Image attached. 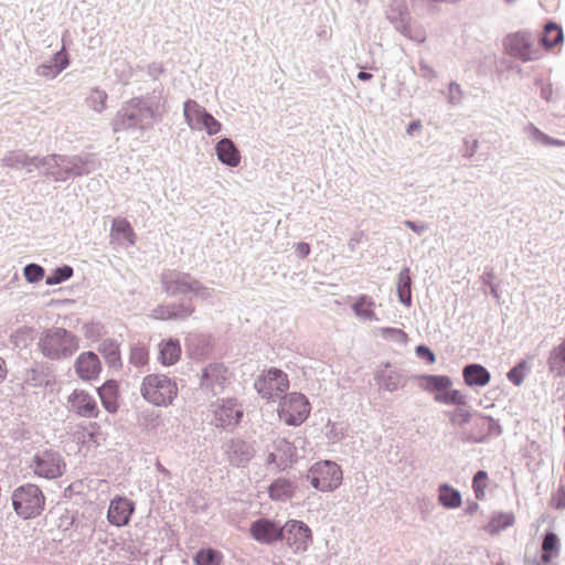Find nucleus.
<instances>
[{"mask_svg":"<svg viewBox=\"0 0 565 565\" xmlns=\"http://www.w3.org/2000/svg\"><path fill=\"white\" fill-rule=\"evenodd\" d=\"M78 347V338L71 331L58 327L44 330L38 341L41 353L53 361L71 358Z\"/></svg>","mask_w":565,"mask_h":565,"instance_id":"nucleus-2","label":"nucleus"},{"mask_svg":"<svg viewBox=\"0 0 565 565\" xmlns=\"http://www.w3.org/2000/svg\"><path fill=\"white\" fill-rule=\"evenodd\" d=\"M26 153L23 150L9 151L2 158V164L8 168L21 169L25 166Z\"/></svg>","mask_w":565,"mask_h":565,"instance_id":"nucleus-49","label":"nucleus"},{"mask_svg":"<svg viewBox=\"0 0 565 565\" xmlns=\"http://www.w3.org/2000/svg\"><path fill=\"white\" fill-rule=\"evenodd\" d=\"M73 268L68 265H64L61 267H56L52 270V273L46 277L45 284L47 286H54L62 284L70 279L73 276Z\"/></svg>","mask_w":565,"mask_h":565,"instance_id":"nucleus-46","label":"nucleus"},{"mask_svg":"<svg viewBox=\"0 0 565 565\" xmlns=\"http://www.w3.org/2000/svg\"><path fill=\"white\" fill-rule=\"evenodd\" d=\"M559 552V540L554 532H546L542 544L541 561L543 564H548L554 556Z\"/></svg>","mask_w":565,"mask_h":565,"instance_id":"nucleus-41","label":"nucleus"},{"mask_svg":"<svg viewBox=\"0 0 565 565\" xmlns=\"http://www.w3.org/2000/svg\"><path fill=\"white\" fill-rule=\"evenodd\" d=\"M195 311V307L189 300L180 302H171L168 305H159L153 310L151 316L159 320H186Z\"/></svg>","mask_w":565,"mask_h":565,"instance_id":"nucleus-18","label":"nucleus"},{"mask_svg":"<svg viewBox=\"0 0 565 565\" xmlns=\"http://www.w3.org/2000/svg\"><path fill=\"white\" fill-rule=\"evenodd\" d=\"M564 39L563 30L554 22H547L544 32L540 38L541 44L546 49H552Z\"/></svg>","mask_w":565,"mask_h":565,"instance_id":"nucleus-40","label":"nucleus"},{"mask_svg":"<svg viewBox=\"0 0 565 565\" xmlns=\"http://www.w3.org/2000/svg\"><path fill=\"white\" fill-rule=\"evenodd\" d=\"M504 47L509 55L522 62L537 61L542 56L541 49L535 45V38L529 32H515L504 40Z\"/></svg>","mask_w":565,"mask_h":565,"instance_id":"nucleus-12","label":"nucleus"},{"mask_svg":"<svg viewBox=\"0 0 565 565\" xmlns=\"http://www.w3.org/2000/svg\"><path fill=\"white\" fill-rule=\"evenodd\" d=\"M70 64L67 54L64 49L56 52L53 57L45 63L40 64L35 68V74L45 78H55L62 73Z\"/></svg>","mask_w":565,"mask_h":565,"instance_id":"nucleus-23","label":"nucleus"},{"mask_svg":"<svg viewBox=\"0 0 565 565\" xmlns=\"http://www.w3.org/2000/svg\"><path fill=\"white\" fill-rule=\"evenodd\" d=\"M547 366L555 376H565V339L551 350Z\"/></svg>","mask_w":565,"mask_h":565,"instance_id":"nucleus-33","label":"nucleus"},{"mask_svg":"<svg viewBox=\"0 0 565 565\" xmlns=\"http://www.w3.org/2000/svg\"><path fill=\"white\" fill-rule=\"evenodd\" d=\"M11 499L14 512L24 520L39 516L45 507V497L42 490L33 483L15 488Z\"/></svg>","mask_w":565,"mask_h":565,"instance_id":"nucleus-5","label":"nucleus"},{"mask_svg":"<svg viewBox=\"0 0 565 565\" xmlns=\"http://www.w3.org/2000/svg\"><path fill=\"white\" fill-rule=\"evenodd\" d=\"M30 468L38 477L52 480L63 476L66 465L60 451L45 449L33 456Z\"/></svg>","mask_w":565,"mask_h":565,"instance_id":"nucleus-11","label":"nucleus"},{"mask_svg":"<svg viewBox=\"0 0 565 565\" xmlns=\"http://www.w3.org/2000/svg\"><path fill=\"white\" fill-rule=\"evenodd\" d=\"M418 65L422 77L428 81H433L437 77V72L425 60H420Z\"/></svg>","mask_w":565,"mask_h":565,"instance_id":"nucleus-58","label":"nucleus"},{"mask_svg":"<svg viewBox=\"0 0 565 565\" xmlns=\"http://www.w3.org/2000/svg\"><path fill=\"white\" fill-rule=\"evenodd\" d=\"M479 509V504L476 501L468 502L465 509L466 514L472 515L475 514Z\"/></svg>","mask_w":565,"mask_h":565,"instance_id":"nucleus-63","label":"nucleus"},{"mask_svg":"<svg viewBox=\"0 0 565 565\" xmlns=\"http://www.w3.org/2000/svg\"><path fill=\"white\" fill-rule=\"evenodd\" d=\"M97 393L105 409L109 413H116L119 407L118 383L108 380L97 390Z\"/></svg>","mask_w":565,"mask_h":565,"instance_id":"nucleus-31","label":"nucleus"},{"mask_svg":"<svg viewBox=\"0 0 565 565\" xmlns=\"http://www.w3.org/2000/svg\"><path fill=\"white\" fill-rule=\"evenodd\" d=\"M149 354L143 344H134L130 348L129 362L137 367H141L148 363Z\"/></svg>","mask_w":565,"mask_h":565,"instance_id":"nucleus-48","label":"nucleus"},{"mask_svg":"<svg viewBox=\"0 0 565 565\" xmlns=\"http://www.w3.org/2000/svg\"><path fill=\"white\" fill-rule=\"evenodd\" d=\"M250 535L262 544H273L284 540V529L278 522L270 519H257L250 524Z\"/></svg>","mask_w":565,"mask_h":565,"instance_id":"nucleus-16","label":"nucleus"},{"mask_svg":"<svg viewBox=\"0 0 565 565\" xmlns=\"http://www.w3.org/2000/svg\"><path fill=\"white\" fill-rule=\"evenodd\" d=\"M396 31L402 33L407 39L415 41L417 43H424L426 41V33L423 28H412L408 24V21L405 20L402 15L398 22H396Z\"/></svg>","mask_w":565,"mask_h":565,"instance_id":"nucleus-45","label":"nucleus"},{"mask_svg":"<svg viewBox=\"0 0 565 565\" xmlns=\"http://www.w3.org/2000/svg\"><path fill=\"white\" fill-rule=\"evenodd\" d=\"M201 127L198 130H205L209 136L216 135L221 130V122L216 120L212 114L207 113L202 118Z\"/></svg>","mask_w":565,"mask_h":565,"instance_id":"nucleus-54","label":"nucleus"},{"mask_svg":"<svg viewBox=\"0 0 565 565\" xmlns=\"http://www.w3.org/2000/svg\"><path fill=\"white\" fill-rule=\"evenodd\" d=\"M110 236L121 246L127 247L135 244L134 230L126 218L117 217L113 221Z\"/></svg>","mask_w":565,"mask_h":565,"instance_id":"nucleus-28","label":"nucleus"},{"mask_svg":"<svg viewBox=\"0 0 565 565\" xmlns=\"http://www.w3.org/2000/svg\"><path fill=\"white\" fill-rule=\"evenodd\" d=\"M296 254L300 258H305L310 254V245L305 242H300L296 245Z\"/></svg>","mask_w":565,"mask_h":565,"instance_id":"nucleus-62","label":"nucleus"},{"mask_svg":"<svg viewBox=\"0 0 565 565\" xmlns=\"http://www.w3.org/2000/svg\"><path fill=\"white\" fill-rule=\"evenodd\" d=\"M375 302L371 297L360 295L352 305V310L363 321L379 320L373 310Z\"/></svg>","mask_w":565,"mask_h":565,"instance_id":"nucleus-35","label":"nucleus"},{"mask_svg":"<svg viewBox=\"0 0 565 565\" xmlns=\"http://www.w3.org/2000/svg\"><path fill=\"white\" fill-rule=\"evenodd\" d=\"M71 409L79 417L97 418L98 407L93 395L84 390H75L67 398Z\"/></svg>","mask_w":565,"mask_h":565,"instance_id":"nucleus-20","label":"nucleus"},{"mask_svg":"<svg viewBox=\"0 0 565 565\" xmlns=\"http://www.w3.org/2000/svg\"><path fill=\"white\" fill-rule=\"evenodd\" d=\"M135 511V504L127 498L116 497L110 501L107 519L116 526L127 525Z\"/></svg>","mask_w":565,"mask_h":565,"instance_id":"nucleus-21","label":"nucleus"},{"mask_svg":"<svg viewBox=\"0 0 565 565\" xmlns=\"http://www.w3.org/2000/svg\"><path fill=\"white\" fill-rule=\"evenodd\" d=\"M447 416L449 417L451 424L458 426H463L471 419V413L467 409L461 408V406L448 412Z\"/></svg>","mask_w":565,"mask_h":565,"instance_id":"nucleus-53","label":"nucleus"},{"mask_svg":"<svg viewBox=\"0 0 565 565\" xmlns=\"http://www.w3.org/2000/svg\"><path fill=\"white\" fill-rule=\"evenodd\" d=\"M476 427L479 433L471 436L470 440L473 443H483L487 437H498L502 433L500 424L490 416H481L477 419Z\"/></svg>","mask_w":565,"mask_h":565,"instance_id":"nucleus-30","label":"nucleus"},{"mask_svg":"<svg viewBox=\"0 0 565 565\" xmlns=\"http://www.w3.org/2000/svg\"><path fill=\"white\" fill-rule=\"evenodd\" d=\"M162 72H163L162 67L158 64H151L149 66V74L153 77H157Z\"/></svg>","mask_w":565,"mask_h":565,"instance_id":"nucleus-64","label":"nucleus"},{"mask_svg":"<svg viewBox=\"0 0 565 565\" xmlns=\"http://www.w3.org/2000/svg\"><path fill=\"white\" fill-rule=\"evenodd\" d=\"M306 479L316 490L329 492L335 490L341 484L343 473L338 463L331 460H323L310 467Z\"/></svg>","mask_w":565,"mask_h":565,"instance_id":"nucleus-7","label":"nucleus"},{"mask_svg":"<svg viewBox=\"0 0 565 565\" xmlns=\"http://www.w3.org/2000/svg\"><path fill=\"white\" fill-rule=\"evenodd\" d=\"M462 377L466 385L470 387L486 386L491 379L490 372L479 363H470L463 366Z\"/></svg>","mask_w":565,"mask_h":565,"instance_id":"nucleus-25","label":"nucleus"},{"mask_svg":"<svg viewBox=\"0 0 565 565\" xmlns=\"http://www.w3.org/2000/svg\"><path fill=\"white\" fill-rule=\"evenodd\" d=\"M305 440L297 438L292 443L284 437L275 438L266 449L268 452L266 465L275 466L278 470H286L292 465L298 458L297 449L299 446H303Z\"/></svg>","mask_w":565,"mask_h":565,"instance_id":"nucleus-8","label":"nucleus"},{"mask_svg":"<svg viewBox=\"0 0 565 565\" xmlns=\"http://www.w3.org/2000/svg\"><path fill=\"white\" fill-rule=\"evenodd\" d=\"M140 394L148 403L158 407H167L177 397L178 386L164 374H149L142 380Z\"/></svg>","mask_w":565,"mask_h":565,"instance_id":"nucleus-4","label":"nucleus"},{"mask_svg":"<svg viewBox=\"0 0 565 565\" xmlns=\"http://www.w3.org/2000/svg\"><path fill=\"white\" fill-rule=\"evenodd\" d=\"M230 384L228 369L222 363H210L201 373L200 387L212 397L224 393Z\"/></svg>","mask_w":565,"mask_h":565,"instance_id":"nucleus-13","label":"nucleus"},{"mask_svg":"<svg viewBox=\"0 0 565 565\" xmlns=\"http://www.w3.org/2000/svg\"><path fill=\"white\" fill-rule=\"evenodd\" d=\"M223 449L230 465L237 468L247 466L255 455L253 446L239 438L227 440Z\"/></svg>","mask_w":565,"mask_h":565,"instance_id":"nucleus-17","label":"nucleus"},{"mask_svg":"<svg viewBox=\"0 0 565 565\" xmlns=\"http://www.w3.org/2000/svg\"><path fill=\"white\" fill-rule=\"evenodd\" d=\"M214 423L216 427L228 428L236 426L243 417V407L235 398L220 401L215 408Z\"/></svg>","mask_w":565,"mask_h":565,"instance_id":"nucleus-15","label":"nucleus"},{"mask_svg":"<svg viewBox=\"0 0 565 565\" xmlns=\"http://www.w3.org/2000/svg\"><path fill=\"white\" fill-rule=\"evenodd\" d=\"M412 279L411 271L408 267H404L397 278L396 291L398 296V300L409 307L412 305Z\"/></svg>","mask_w":565,"mask_h":565,"instance_id":"nucleus-37","label":"nucleus"},{"mask_svg":"<svg viewBox=\"0 0 565 565\" xmlns=\"http://www.w3.org/2000/svg\"><path fill=\"white\" fill-rule=\"evenodd\" d=\"M416 355L425 360L427 363L433 364L436 361L435 353L425 344H419L415 348Z\"/></svg>","mask_w":565,"mask_h":565,"instance_id":"nucleus-57","label":"nucleus"},{"mask_svg":"<svg viewBox=\"0 0 565 565\" xmlns=\"http://www.w3.org/2000/svg\"><path fill=\"white\" fill-rule=\"evenodd\" d=\"M401 15L407 20V14L399 8L398 10H391L388 13H387V19L394 24V26L396 28V22L399 21L401 19Z\"/></svg>","mask_w":565,"mask_h":565,"instance_id":"nucleus-61","label":"nucleus"},{"mask_svg":"<svg viewBox=\"0 0 565 565\" xmlns=\"http://www.w3.org/2000/svg\"><path fill=\"white\" fill-rule=\"evenodd\" d=\"M97 167L95 154L81 153L75 156L64 154V171L66 172V180L70 178H77L89 174Z\"/></svg>","mask_w":565,"mask_h":565,"instance_id":"nucleus-19","label":"nucleus"},{"mask_svg":"<svg viewBox=\"0 0 565 565\" xmlns=\"http://www.w3.org/2000/svg\"><path fill=\"white\" fill-rule=\"evenodd\" d=\"M107 93L99 88L92 89L89 96L86 102L89 108L97 113H102L106 107Z\"/></svg>","mask_w":565,"mask_h":565,"instance_id":"nucleus-47","label":"nucleus"},{"mask_svg":"<svg viewBox=\"0 0 565 565\" xmlns=\"http://www.w3.org/2000/svg\"><path fill=\"white\" fill-rule=\"evenodd\" d=\"M297 486L294 481L280 477L275 479L268 487L269 498L274 501L286 502L294 498Z\"/></svg>","mask_w":565,"mask_h":565,"instance_id":"nucleus-26","label":"nucleus"},{"mask_svg":"<svg viewBox=\"0 0 565 565\" xmlns=\"http://www.w3.org/2000/svg\"><path fill=\"white\" fill-rule=\"evenodd\" d=\"M207 111L204 107L199 105L193 99H188L183 104V115L185 122L192 130L199 129L201 127V120L206 115Z\"/></svg>","mask_w":565,"mask_h":565,"instance_id":"nucleus-34","label":"nucleus"},{"mask_svg":"<svg viewBox=\"0 0 565 565\" xmlns=\"http://www.w3.org/2000/svg\"><path fill=\"white\" fill-rule=\"evenodd\" d=\"M54 376L50 374L42 364H36L25 373V383L33 387H41L50 385Z\"/></svg>","mask_w":565,"mask_h":565,"instance_id":"nucleus-38","label":"nucleus"},{"mask_svg":"<svg viewBox=\"0 0 565 565\" xmlns=\"http://www.w3.org/2000/svg\"><path fill=\"white\" fill-rule=\"evenodd\" d=\"M514 514L507 512H497L492 515L490 522L487 525V531L489 533H498L514 523Z\"/></svg>","mask_w":565,"mask_h":565,"instance_id":"nucleus-44","label":"nucleus"},{"mask_svg":"<svg viewBox=\"0 0 565 565\" xmlns=\"http://www.w3.org/2000/svg\"><path fill=\"white\" fill-rule=\"evenodd\" d=\"M376 381L381 388L388 392H395L404 386L402 374L396 370H390L388 366L376 373Z\"/></svg>","mask_w":565,"mask_h":565,"instance_id":"nucleus-32","label":"nucleus"},{"mask_svg":"<svg viewBox=\"0 0 565 565\" xmlns=\"http://www.w3.org/2000/svg\"><path fill=\"white\" fill-rule=\"evenodd\" d=\"M524 366L525 362L521 361L518 365L512 367L507 374L508 379L516 386L521 385L524 381V374L522 372Z\"/></svg>","mask_w":565,"mask_h":565,"instance_id":"nucleus-55","label":"nucleus"},{"mask_svg":"<svg viewBox=\"0 0 565 565\" xmlns=\"http://www.w3.org/2000/svg\"><path fill=\"white\" fill-rule=\"evenodd\" d=\"M438 502L446 509H456L461 505V493L448 483L438 487Z\"/></svg>","mask_w":565,"mask_h":565,"instance_id":"nucleus-36","label":"nucleus"},{"mask_svg":"<svg viewBox=\"0 0 565 565\" xmlns=\"http://www.w3.org/2000/svg\"><path fill=\"white\" fill-rule=\"evenodd\" d=\"M309 414V402L303 394L294 392L281 397L278 416L287 425L299 426L307 419Z\"/></svg>","mask_w":565,"mask_h":565,"instance_id":"nucleus-10","label":"nucleus"},{"mask_svg":"<svg viewBox=\"0 0 565 565\" xmlns=\"http://www.w3.org/2000/svg\"><path fill=\"white\" fill-rule=\"evenodd\" d=\"M448 102L449 104L456 106L462 102V90L458 83L451 82L448 86Z\"/></svg>","mask_w":565,"mask_h":565,"instance_id":"nucleus-56","label":"nucleus"},{"mask_svg":"<svg viewBox=\"0 0 565 565\" xmlns=\"http://www.w3.org/2000/svg\"><path fill=\"white\" fill-rule=\"evenodd\" d=\"M74 369L79 379L90 381L98 376L102 371V364L95 352L87 351L77 356Z\"/></svg>","mask_w":565,"mask_h":565,"instance_id":"nucleus-22","label":"nucleus"},{"mask_svg":"<svg viewBox=\"0 0 565 565\" xmlns=\"http://www.w3.org/2000/svg\"><path fill=\"white\" fill-rule=\"evenodd\" d=\"M377 333L382 338L393 340L395 342H404L407 339V334L402 329L397 328L382 327L377 329Z\"/></svg>","mask_w":565,"mask_h":565,"instance_id":"nucleus-52","label":"nucleus"},{"mask_svg":"<svg viewBox=\"0 0 565 565\" xmlns=\"http://www.w3.org/2000/svg\"><path fill=\"white\" fill-rule=\"evenodd\" d=\"M99 353L105 358L109 366L120 365L119 345L114 340H105L99 344Z\"/></svg>","mask_w":565,"mask_h":565,"instance_id":"nucleus-42","label":"nucleus"},{"mask_svg":"<svg viewBox=\"0 0 565 565\" xmlns=\"http://www.w3.org/2000/svg\"><path fill=\"white\" fill-rule=\"evenodd\" d=\"M218 160L228 167H237L241 162L239 151L230 138L221 139L215 147Z\"/></svg>","mask_w":565,"mask_h":565,"instance_id":"nucleus-27","label":"nucleus"},{"mask_svg":"<svg viewBox=\"0 0 565 565\" xmlns=\"http://www.w3.org/2000/svg\"><path fill=\"white\" fill-rule=\"evenodd\" d=\"M42 166V157H30L26 154L25 166L23 168L26 172L31 173L35 169H41Z\"/></svg>","mask_w":565,"mask_h":565,"instance_id":"nucleus-59","label":"nucleus"},{"mask_svg":"<svg viewBox=\"0 0 565 565\" xmlns=\"http://www.w3.org/2000/svg\"><path fill=\"white\" fill-rule=\"evenodd\" d=\"M41 169H43L42 174L54 182L66 181V172L64 171V154L53 153L42 157Z\"/></svg>","mask_w":565,"mask_h":565,"instance_id":"nucleus-24","label":"nucleus"},{"mask_svg":"<svg viewBox=\"0 0 565 565\" xmlns=\"http://www.w3.org/2000/svg\"><path fill=\"white\" fill-rule=\"evenodd\" d=\"M523 131L533 143L543 145L546 147H559L564 145L562 140L547 136L531 122L523 128Z\"/></svg>","mask_w":565,"mask_h":565,"instance_id":"nucleus-39","label":"nucleus"},{"mask_svg":"<svg viewBox=\"0 0 565 565\" xmlns=\"http://www.w3.org/2000/svg\"><path fill=\"white\" fill-rule=\"evenodd\" d=\"M181 356V344L178 339H167L159 343V361L162 365L175 364Z\"/></svg>","mask_w":565,"mask_h":565,"instance_id":"nucleus-29","label":"nucleus"},{"mask_svg":"<svg viewBox=\"0 0 565 565\" xmlns=\"http://www.w3.org/2000/svg\"><path fill=\"white\" fill-rule=\"evenodd\" d=\"M284 539L295 553L308 550L312 534L310 527L302 521L289 520L284 525Z\"/></svg>","mask_w":565,"mask_h":565,"instance_id":"nucleus-14","label":"nucleus"},{"mask_svg":"<svg viewBox=\"0 0 565 565\" xmlns=\"http://www.w3.org/2000/svg\"><path fill=\"white\" fill-rule=\"evenodd\" d=\"M488 473L484 470H478L472 478V489L478 500H482L486 497Z\"/></svg>","mask_w":565,"mask_h":565,"instance_id":"nucleus-50","label":"nucleus"},{"mask_svg":"<svg viewBox=\"0 0 565 565\" xmlns=\"http://www.w3.org/2000/svg\"><path fill=\"white\" fill-rule=\"evenodd\" d=\"M164 113L167 107L163 89L157 87L146 96L134 97L126 102L113 120V129L115 132H143L156 121L161 120Z\"/></svg>","mask_w":565,"mask_h":565,"instance_id":"nucleus-1","label":"nucleus"},{"mask_svg":"<svg viewBox=\"0 0 565 565\" xmlns=\"http://www.w3.org/2000/svg\"><path fill=\"white\" fill-rule=\"evenodd\" d=\"M254 387L263 398L268 401L281 399L289 388V380L281 370L270 367L256 379Z\"/></svg>","mask_w":565,"mask_h":565,"instance_id":"nucleus-9","label":"nucleus"},{"mask_svg":"<svg viewBox=\"0 0 565 565\" xmlns=\"http://www.w3.org/2000/svg\"><path fill=\"white\" fill-rule=\"evenodd\" d=\"M404 225L417 234H423L427 230V225L424 223H417L414 221H404Z\"/></svg>","mask_w":565,"mask_h":565,"instance_id":"nucleus-60","label":"nucleus"},{"mask_svg":"<svg viewBox=\"0 0 565 565\" xmlns=\"http://www.w3.org/2000/svg\"><path fill=\"white\" fill-rule=\"evenodd\" d=\"M419 386L428 392L434 393V399L445 405L465 406L467 397L458 390H452V381L447 375L423 374L418 376Z\"/></svg>","mask_w":565,"mask_h":565,"instance_id":"nucleus-6","label":"nucleus"},{"mask_svg":"<svg viewBox=\"0 0 565 565\" xmlns=\"http://www.w3.org/2000/svg\"><path fill=\"white\" fill-rule=\"evenodd\" d=\"M23 275L26 281L31 284L39 282L44 277V268L35 263H31L24 267Z\"/></svg>","mask_w":565,"mask_h":565,"instance_id":"nucleus-51","label":"nucleus"},{"mask_svg":"<svg viewBox=\"0 0 565 565\" xmlns=\"http://www.w3.org/2000/svg\"><path fill=\"white\" fill-rule=\"evenodd\" d=\"M223 555L212 547L200 548L193 556L195 565H221Z\"/></svg>","mask_w":565,"mask_h":565,"instance_id":"nucleus-43","label":"nucleus"},{"mask_svg":"<svg viewBox=\"0 0 565 565\" xmlns=\"http://www.w3.org/2000/svg\"><path fill=\"white\" fill-rule=\"evenodd\" d=\"M160 284L163 291L169 297H186L185 300L192 302V297H199L206 300L211 296L207 287L203 286L198 279L189 273L177 269H164L160 275Z\"/></svg>","mask_w":565,"mask_h":565,"instance_id":"nucleus-3","label":"nucleus"}]
</instances>
